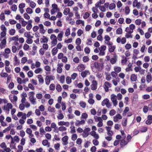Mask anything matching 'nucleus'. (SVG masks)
Instances as JSON below:
<instances>
[{
    "instance_id": "obj_8",
    "label": "nucleus",
    "mask_w": 152,
    "mask_h": 152,
    "mask_svg": "<svg viewBox=\"0 0 152 152\" xmlns=\"http://www.w3.org/2000/svg\"><path fill=\"white\" fill-rule=\"evenodd\" d=\"M68 137L67 136H64L62 138V144L64 145H66L68 144Z\"/></svg>"
},
{
    "instance_id": "obj_1",
    "label": "nucleus",
    "mask_w": 152,
    "mask_h": 152,
    "mask_svg": "<svg viewBox=\"0 0 152 152\" xmlns=\"http://www.w3.org/2000/svg\"><path fill=\"white\" fill-rule=\"evenodd\" d=\"M50 39L51 40V43L54 46L56 45L57 43V40L56 36L54 34H52L50 36Z\"/></svg>"
},
{
    "instance_id": "obj_28",
    "label": "nucleus",
    "mask_w": 152,
    "mask_h": 152,
    "mask_svg": "<svg viewBox=\"0 0 152 152\" xmlns=\"http://www.w3.org/2000/svg\"><path fill=\"white\" fill-rule=\"evenodd\" d=\"M58 51V50L56 48H54L52 50V55L54 56L56 55Z\"/></svg>"
},
{
    "instance_id": "obj_29",
    "label": "nucleus",
    "mask_w": 152,
    "mask_h": 152,
    "mask_svg": "<svg viewBox=\"0 0 152 152\" xmlns=\"http://www.w3.org/2000/svg\"><path fill=\"white\" fill-rule=\"evenodd\" d=\"M115 48V47L114 45L110 46L109 47L108 50L110 53L113 52L114 51Z\"/></svg>"
},
{
    "instance_id": "obj_27",
    "label": "nucleus",
    "mask_w": 152,
    "mask_h": 152,
    "mask_svg": "<svg viewBox=\"0 0 152 152\" xmlns=\"http://www.w3.org/2000/svg\"><path fill=\"white\" fill-rule=\"evenodd\" d=\"M61 111L60 110L59 111V113L58 114V115L57 116V118L58 119L61 120L63 119L64 118V116L61 113Z\"/></svg>"
},
{
    "instance_id": "obj_64",
    "label": "nucleus",
    "mask_w": 152,
    "mask_h": 152,
    "mask_svg": "<svg viewBox=\"0 0 152 152\" xmlns=\"http://www.w3.org/2000/svg\"><path fill=\"white\" fill-rule=\"evenodd\" d=\"M90 51V49L88 47H86L84 49V52L86 54H88Z\"/></svg>"
},
{
    "instance_id": "obj_25",
    "label": "nucleus",
    "mask_w": 152,
    "mask_h": 152,
    "mask_svg": "<svg viewBox=\"0 0 152 152\" xmlns=\"http://www.w3.org/2000/svg\"><path fill=\"white\" fill-rule=\"evenodd\" d=\"M125 139L122 138V140H121L120 142V145L121 146V147H123L125 145H126L128 142L125 141L124 140Z\"/></svg>"
},
{
    "instance_id": "obj_2",
    "label": "nucleus",
    "mask_w": 152,
    "mask_h": 152,
    "mask_svg": "<svg viewBox=\"0 0 152 152\" xmlns=\"http://www.w3.org/2000/svg\"><path fill=\"white\" fill-rule=\"evenodd\" d=\"M111 99L113 103L114 106H116L118 104V102L117 101V96L114 94H112L111 95Z\"/></svg>"
},
{
    "instance_id": "obj_55",
    "label": "nucleus",
    "mask_w": 152,
    "mask_h": 152,
    "mask_svg": "<svg viewBox=\"0 0 152 152\" xmlns=\"http://www.w3.org/2000/svg\"><path fill=\"white\" fill-rule=\"evenodd\" d=\"M48 110L50 112H55V108L53 107H52L50 106H49L48 107Z\"/></svg>"
},
{
    "instance_id": "obj_9",
    "label": "nucleus",
    "mask_w": 152,
    "mask_h": 152,
    "mask_svg": "<svg viewBox=\"0 0 152 152\" xmlns=\"http://www.w3.org/2000/svg\"><path fill=\"white\" fill-rule=\"evenodd\" d=\"M117 60V56L116 54L113 55V58L110 59V63L112 64H114L116 63Z\"/></svg>"
},
{
    "instance_id": "obj_19",
    "label": "nucleus",
    "mask_w": 152,
    "mask_h": 152,
    "mask_svg": "<svg viewBox=\"0 0 152 152\" xmlns=\"http://www.w3.org/2000/svg\"><path fill=\"white\" fill-rule=\"evenodd\" d=\"M148 128L145 126H141L139 129V131L141 132H145L147 131Z\"/></svg>"
},
{
    "instance_id": "obj_39",
    "label": "nucleus",
    "mask_w": 152,
    "mask_h": 152,
    "mask_svg": "<svg viewBox=\"0 0 152 152\" xmlns=\"http://www.w3.org/2000/svg\"><path fill=\"white\" fill-rule=\"evenodd\" d=\"M42 71V68H38L35 70L34 72L35 73L37 74L40 73Z\"/></svg>"
},
{
    "instance_id": "obj_43",
    "label": "nucleus",
    "mask_w": 152,
    "mask_h": 152,
    "mask_svg": "<svg viewBox=\"0 0 152 152\" xmlns=\"http://www.w3.org/2000/svg\"><path fill=\"white\" fill-rule=\"evenodd\" d=\"M80 106L83 108H84L86 107V103L85 102L81 101L79 103Z\"/></svg>"
},
{
    "instance_id": "obj_48",
    "label": "nucleus",
    "mask_w": 152,
    "mask_h": 152,
    "mask_svg": "<svg viewBox=\"0 0 152 152\" xmlns=\"http://www.w3.org/2000/svg\"><path fill=\"white\" fill-rule=\"evenodd\" d=\"M89 60V57L87 56H85L83 57V61L84 62H87Z\"/></svg>"
},
{
    "instance_id": "obj_45",
    "label": "nucleus",
    "mask_w": 152,
    "mask_h": 152,
    "mask_svg": "<svg viewBox=\"0 0 152 152\" xmlns=\"http://www.w3.org/2000/svg\"><path fill=\"white\" fill-rule=\"evenodd\" d=\"M146 80L148 83H149L151 80V75H148L146 76Z\"/></svg>"
},
{
    "instance_id": "obj_32",
    "label": "nucleus",
    "mask_w": 152,
    "mask_h": 152,
    "mask_svg": "<svg viewBox=\"0 0 152 152\" xmlns=\"http://www.w3.org/2000/svg\"><path fill=\"white\" fill-rule=\"evenodd\" d=\"M137 78V76L135 74H132L131 75L130 79L132 81H135Z\"/></svg>"
},
{
    "instance_id": "obj_11",
    "label": "nucleus",
    "mask_w": 152,
    "mask_h": 152,
    "mask_svg": "<svg viewBox=\"0 0 152 152\" xmlns=\"http://www.w3.org/2000/svg\"><path fill=\"white\" fill-rule=\"evenodd\" d=\"M77 69L79 72H82L86 68V66L83 64H80L78 65L77 67Z\"/></svg>"
},
{
    "instance_id": "obj_34",
    "label": "nucleus",
    "mask_w": 152,
    "mask_h": 152,
    "mask_svg": "<svg viewBox=\"0 0 152 152\" xmlns=\"http://www.w3.org/2000/svg\"><path fill=\"white\" fill-rule=\"evenodd\" d=\"M94 118L96 122H99L100 121H102V119L100 117H98L96 116H94Z\"/></svg>"
},
{
    "instance_id": "obj_26",
    "label": "nucleus",
    "mask_w": 152,
    "mask_h": 152,
    "mask_svg": "<svg viewBox=\"0 0 152 152\" xmlns=\"http://www.w3.org/2000/svg\"><path fill=\"white\" fill-rule=\"evenodd\" d=\"M51 80V77L47 76L46 77L45 79V83L46 85H48L50 81Z\"/></svg>"
},
{
    "instance_id": "obj_61",
    "label": "nucleus",
    "mask_w": 152,
    "mask_h": 152,
    "mask_svg": "<svg viewBox=\"0 0 152 152\" xmlns=\"http://www.w3.org/2000/svg\"><path fill=\"white\" fill-rule=\"evenodd\" d=\"M36 6V4L33 1H31L30 4V6L32 8H34Z\"/></svg>"
},
{
    "instance_id": "obj_4",
    "label": "nucleus",
    "mask_w": 152,
    "mask_h": 152,
    "mask_svg": "<svg viewBox=\"0 0 152 152\" xmlns=\"http://www.w3.org/2000/svg\"><path fill=\"white\" fill-rule=\"evenodd\" d=\"M101 66V64L99 62H95L94 63L93 66H91V68L93 69V67L96 69L98 71H100L102 69L100 68Z\"/></svg>"
},
{
    "instance_id": "obj_38",
    "label": "nucleus",
    "mask_w": 152,
    "mask_h": 152,
    "mask_svg": "<svg viewBox=\"0 0 152 152\" xmlns=\"http://www.w3.org/2000/svg\"><path fill=\"white\" fill-rule=\"evenodd\" d=\"M134 70L136 72H140L141 71H144V70L142 69L140 67H136L134 68Z\"/></svg>"
},
{
    "instance_id": "obj_50",
    "label": "nucleus",
    "mask_w": 152,
    "mask_h": 152,
    "mask_svg": "<svg viewBox=\"0 0 152 152\" xmlns=\"http://www.w3.org/2000/svg\"><path fill=\"white\" fill-rule=\"evenodd\" d=\"M148 110H149L148 107L147 106H144L143 109V110L144 113H147Z\"/></svg>"
},
{
    "instance_id": "obj_5",
    "label": "nucleus",
    "mask_w": 152,
    "mask_h": 152,
    "mask_svg": "<svg viewBox=\"0 0 152 152\" xmlns=\"http://www.w3.org/2000/svg\"><path fill=\"white\" fill-rule=\"evenodd\" d=\"M91 130V129L89 128H87L83 130V133L82 135L84 137H87L89 134L88 132Z\"/></svg>"
},
{
    "instance_id": "obj_62",
    "label": "nucleus",
    "mask_w": 152,
    "mask_h": 152,
    "mask_svg": "<svg viewBox=\"0 0 152 152\" xmlns=\"http://www.w3.org/2000/svg\"><path fill=\"white\" fill-rule=\"evenodd\" d=\"M50 89L51 90L54 91L55 89V86L53 84H51L49 87Z\"/></svg>"
},
{
    "instance_id": "obj_41",
    "label": "nucleus",
    "mask_w": 152,
    "mask_h": 152,
    "mask_svg": "<svg viewBox=\"0 0 152 152\" xmlns=\"http://www.w3.org/2000/svg\"><path fill=\"white\" fill-rule=\"evenodd\" d=\"M125 31L127 33H132L133 32V31L129 27H127L125 30Z\"/></svg>"
},
{
    "instance_id": "obj_33",
    "label": "nucleus",
    "mask_w": 152,
    "mask_h": 152,
    "mask_svg": "<svg viewBox=\"0 0 152 152\" xmlns=\"http://www.w3.org/2000/svg\"><path fill=\"white\" fill-rule=\"evenodd\" d=\"M10 99L11 102H16L18 99L17 96L15 95H14L13 97H10Z\"/></svg>"
},
{
    "instance_id": "obj_57",
    "label": "nucleus",
    "mask_w": 152,
    "mask_h": 152,
    "mask_svg": "<svg viewBox=\"0 0 152 152\" xmlns=\"http://www.w3.org/2000/svg\"><path fill=\"white\" fill-rule=\"evenodd\" d=\"M125 12L126 15H127L129 14L130 12V10L129 7H125Z\"/></svg>"
},
{
    "instance_id": "obj_13",
    "label": "nucleus",
    "mask_w": 152,
    "mask_h": 152,
    "mask_svg": "<svg viewBox=\"0 0 152 152\" xmlns=\"http://www.w3.org/2000/svg\"><path fill=\"white\" fill-rule=\"evenodd\" d=\"M97 82L96 81L94 80L93 81L92 84L91 85V89L94 90L97 88Z\"/></svg>"
},
{
    "instance_id": "obj_16",
    "label": "nucleus",
    "mask_w": 152,
    "mask_h": 152,
    "mask_svg": "<svg viewBox=\"0 0 152 152\" xmlns=\"http://www.w3.org/2000/svg\"><path fill=\"white\" fill-rule=\"evenodd\" d=\"M29 99L32 104L34 105L36 104V99L34 96L29 97Z\"/></svg>"
},
{
    "instance_id": "obj_54",
    "label": "nucleus",
    "mask_w": 152,
    "mask_h": 152,
    "mask_svg": "<svg viewBox=\"0 0 152 152\" xmlns=\"http://www.w3.org/2000/svg\"><path fill=\"white\" fill-rule=\"evenodd\" d=\"M66 83L68 84L70 83L71 82V79L68 76L66 78Z\"/></svg>"
},
{
    "instance_id": "obj_56",
    "label": "nucleus",
    "mask_w": 152,
    "mask_h": 152,
    "mask_svg": "<svg viewBox=\"0 0 152 152\" xmlns=\"http://www.w3.org/2000/svg\"><path fill=\"white\" fill-rule=\"evenodd\" d=\"M121 68L119 67H116L114 68L115 71L117 73L120 72L121 71Z\"/></svg>"
},
{
    "instance_id": "obj_49",
    "label": "nucleus",
    "mask_w": 152,
    "mask_h": 152,
    "mask_svg": "<svg viewBox=\"0 0 152 152\" xmlns=\"http://www.w3.org/2000/svg\"><path fill=\"white\" fill-rule=\"evenodd\" d=\"M99 49V50L104 51L106 49V47L105 45H102Z\"/></svg>"
},
{
    "instance_id": "obj_10",
    "label": "nucleus",
    "mask_w": 152,
    "mask_h": 152,
    "mask_svg": "<svg viewBox=\"0 0 152 152\" xmlns=\"http://www.w3.org/2000/svg\"><path fill=\"white\" fill-rule=\"evenodd\" d=\"M145 123L147 125H150L152 123V115H149L148 116L147 120L145 121Z\"/></svg>"
},
{
    "instance_id": "obj_47",
    "label": "nucleus",
    "mask_w": 152,
    "mask_h": 152,
    "mask_svg": "<svg viewBox=\"0 0 152 152\" xmlns=\"http://www.w3.org/2000/svg\"><path fill=\"white\" fill-rule=\"evenodd\" d=\"M0 28L2 31H7V29L5 27V26L3 24H2Z\"/></svg>"
},
{
    "instance_id": "obj_53",
    "label": "nucleus",
    "mask_w": 152,
    "mask_h": 152,
    "mask_svg": "<svg viewBox=\"0 0 152 152\" xmlns=\"http://www.w3.org/2000/svg\"><path fill=\"white\" fill-rule=\"evenodd\" d=\"M59 131L63 132L66 130V128L63 126H61L58 128Z\"/></svg>"
},
{
    "instance_id": "obj_18",
    "label": "nucleus",
    "mask_w": 152,
    "mask_h": 152,
    "mask_svg": "<svg viewBox=\"0 0 152 152\" xmlns=\"http://www.w3.org/2000/svg\"><path fill=\"white\" fill-rule=\"evenodd\" d=\"M85 121L84 120H82L81 121H77L75 123V125L76 126H79L81 125H83L85 124Z\"/></svg>"
},
{
    "instance_id": "obj_15",
    "label": "nucleus",
    "mask_w": 152,
    "mask_h": 152,
    "mask_svg": "<svg viewBox=\"0 0 152 152\" xmlns=\"http://www.w3.org/2000/svg\"><path fill=\"white\" fill-rule=\"evenodd\" d=\"M58 124L59 126L65 125L68 127L69 126V123L68 122H65L64 121H60L58 122Z\"/></svg>"
},
{
    "instance_id": "obj_20",
    "label": "nucleus",
    "mask_w": 152,
    "mask_h": 152,
    "mask_svg": "<svg viewBox=\"0 0 152 152\" xmlns=\"http://www.w3.org/2000/svg\"><path fill=\"white\" fill-rule=\"evenodd\" d=\"M133 6L136 7L137 8H139L140 6V3L138 2L137 0H134L133 3Z\"/></svg>"
},
{
    "instance_id": "obj_40",
    "label": "nucleus",
    "mask_w": 152,
    "mask_h": 152,
    "mask_svg": "<svg viewBox=\"0 0 152 152\" xmlns=\"http://www.w3.org/2000/svg\"><path fill=\"white\" fill-rule=\"evenodd\" d=\"M116 33L118 34H121L122 33V30L121 28H118L116 30Z\"/></svg>"
},
{
    "instance_id": "obj_22",
    "label": "nucleus",
    "mask_w": 152,
    "mask_h": 152,
    "mask_svg": "<svg viewBox=\"0 0 152 152\" xmlns=\"http://www.w3.org/2000/svg\"><path fill=\"white\" fill-rule=\"evenodd\" d=\"M64 32L63 31H60V33L58 34L57 36V38L59 41H62V38L63 37Z\"/></svg>"
},
{
    "instance_id": "obj_36",
    "label": "nucleus",
    "mask_w": 152,
    "mask_h": 152,
    "mask_svg": "<svg viewBox=\"0 0 152 152\" xmlns=\"http://www.w3.org/2000/svg\"><path fill=\"white\" fill-rule=\"evenodd\" d=\"M109 101V100L107 98L104 99L102 102V105L103 106L106 105Z\"/></svg>"
},
{
    "instance_id": "obj_46",
    "label": "nucleus",
    "mask_w": 152,
    "mask_h": 152,
    "mask_svg": "<svg viewBox=\"0 0 152 152\" xmlns=\"http://www.w3.org/2000/svg\"><path fill=\"white\" fill-rule=\"evenodd\" d=\"M27 61V58L26 57H23L21 59V63L23 64H24Z\"/></svg>"
},
{
    "instance_id": "obj_37",
    "label": "nucleus",
    "mask_w": 152,
    "mask_h": 152,
    "mask_svg": "<svg viewBox=\"0 0 152 152\" xmlns=\"http://www.w3.org/2000/svg\"><path fill=\"white\" fill-rule=\"evenodd\" d=\"M115 4L114 3H112L109 5V7L110 10H112L115 9Z\"/></svg>"
},
{
    "instance_id": "obj_17",
    "label": "nucleus",
    "mask_w": 152,
    "mask_h": 152,
    "mask_svg": "<svg viewBox=\"0 0 152 152\" xmlns=\"http://www.w3.org/2000/svg\"><path fill=\"white\" fill-rule=\"evenodd\" d=\"M90 134L96 140L99 138V137L98 134H96V132L94 131H92L90 133Z\"/></svg>"
},
{
    "instance_id": "obj_51",
    "label": "nucleus",
    "mask_w": 152,
    "mask_h": 152,
    "mask_svg": "<svg viewBox=\"0 0 152 152\" xmlns=\"http://www.w3.org/2000/svg\"><path fill=\"white\" fill-rule=\"evenodd\" d=\"M132 33H127L125 34V37L127 38H132L133 37V36L131 34Z\"/></svg>"
},
{
    "instance_id": "obj_12",
    "label": "nucleus",
    "mask_w": 152,
    "mask_h": 152,
    "mask_svg": "<svg viewBox=\"0 0 152 152\" xmlns=\"http://www.w3.org/2000/svg\"><path fill=\"white\" fill-rule=\"evenodd\" d=\"M39 32L40 33L44 34L45 32V30L44 28L43 25L42 24H39Z\"/></svg>"
},
{
    "instance_id": "obj_3",
    "label": "nucleus",
    "mask_w": 152,
    "mask_h": 152,
    "mask_svg": "<svg viewBox=\"0 0 152 152\" xmlns=\"http://www.w3.org/2000/svg\"><path fill=\"white\" fill-rule=\"evenodd\" d=\"M112 85L111 83L108 82H105L104 83V88L105 91L106 92H108L109 91V88L111 87Z\"/></svg>"
},
{
    "instance_id": "obj_21",
    "label": "nucleus",
    "mask_w": 152,
    "mask_h": 152,
    "mask_svg": "<svg viewBox=\"0 0 152 152\" xmlns=\"http://www.w3.org/2000/svg\"><path fill=\"white\" fill-rule=\"evenodd\" d=\"M40 41L41 43H47L48 41V39L45 36H43L42 38L40 39Z\"/></svg>"
},
{
    "instance_id": "obj_24",
    "label": "nucleus",
    "mask_w": 152,
    "mask_h": 152,
    "mask_svg": "<svg viewBox=\"0 0 152 152\" xmlns=\"http://www.w3.org/2000/svg\"><path fill=\"white\" fill-rule=\"evenodd\" d=\"M14 66L18 65L19 64L20 61L16 56H15L14 58Z\"/></svg>"
},
{
    "instance_id": "obj_63",
    "label": "nucleus",
    "mask_w": 152,
    "mask_h": 152,
    "mask_svg": "<svg viewBox=\"0 0 152 152\" xmlns=\"http://www.w3.org/2000/svg\"><path fill=\"white\" fill-rule=\"evenodd\" d=\"M116 113L115 110L113 109L111 110L109 113V114L110 116L114 115Z\"/></svg>"
},
{
    "instance_id": "obj_58",
    "label": "nucleus",
    "mask_w": 152,
    "mask_h": 152,
    "mask_svg": "<svg viewBox=\"0 0 152 152\" xmlns=\"http://www.w3.org/2000/svg\"><path fill=\"white\" fill-rule=\"evenodd\" d=\"M26 11L29 14H31L33 12L32 10L29 7H28L27 8Z\"/></svg>"
},
{
    "instance_id": "obj_31",
    "label": "nucleus",
    "mask_w": 152,
    "mask_h": 152,
    "mask_svg": "<svg viewBox=\"0 0 152 152\" xmlns=\"http://www.w3.org/2000/svg\"><path fill=\"white\" fill-rule=\"evenodd\" d=\"M15 30L14 29H11L9 30V33L10 35L13 36L15 33Z\"/></svg>"
},
{
    "instance_id": "obj_60",
    "label": "nucleus",
    "mask_w": 152,
    "mask_h": 152,
    "mask_svg": "<svg viewBox=\"0 0 152 152\" xmlns=\"http://www.w3.org/2000/svg\"><path fill=\"white\" fill-rule=\"evenodd\" d=\"M11 9L13 11H16L17 9V7L16 5L15 4L12 5L11 7Z\"/></svg>"
},
{
    "instance_id": "obj_23",
    "label": "nucleus",
    "mask_w": 152,
    "mask_h": 152,
    "mask_svg": "<svg viewBox=\"0 0 152 152\" xmlns=\"http://www.w3.org/2000/svg\"><path fill=\"white\" fill-rule=\"evenodd\" d=\"M6 31H2L0 33V41L3 38H6Z\"/></svg>"
},
{
    "instance_id": "obj_30",
    "label": "nucleus",
    "mask_w": 152,
    "mask_h": 152,
    "mask_svg": "<svg viewBox=\"0 0 152 152\" xmlns=\"http://www.w3.org/2000/svg\"><path fill=\"white\" fill-rule=\"evenodd\" d=\"M38 78L39 80V83H43L44 82V80L43 77L41 75H38Z\"/></svg>"
},
{
    "instance_id": "obj_14",
    "label": "nucleus",
    "mask_w": 152,
    "mask_h": 152,
    "mask_svg": "<svg viewBox=\"0 0 152 152\" xmlns=\"http://www.w3.org/2000/svg\"><path fill=\"white\" fill-rule=\"evenodd\" d=\"M89 74V72L88 70H86L84 71H83L81 73V75L83 78L86 77L87 75Z\"/></svg>"
},
{
    "instance_id": "obj_52",
    "label": "nucleus",
    "mask_w": 152,
    "mask_h": 152,
    "mask_svg": "<svg viewBox=\"0 0 152 152\" xmlns=\"http://www.w3.org/2000/svg\"><path fill=\"white\" fill-rule=\"evenodd\" d=\"M123 59L121 60V63L122 64H126L127 61V59L124 56H122Z\"/></svg>"
},
{
    "instance_id": "obj_42",
    "label": "nucleus",
    "mask_w": 152,
    "mask_h": 152,
    "mask_svg": "<svg viewBox=\"0 0 152 152\" xmlns=\"http://www.w3.org/2000/svg\"><path fill=\"white\" fill-rule=\"evenodd\" d=\"M19 36L18 35H16L15 36L13 37L10 39L11 40L15 41H18V40Z\"/></svg>"
},
{
    "instance_id": "obj_35",
    "label": "nucleus",
    "mask_w": 152,
    "mask_h": 152,
    "mask_svg": "<svg viewBox=\"0 0 152 152\" xmlns=\"http://www.w3.org/2000/svg\"><path fill=\"white\" fill-rule=\"evenodd\" d=\"M70 11V9L69 8H66L64 9L63 13L65 15H67Z\"/></svg>"
},
{
    "instance_id": "obj_44",
    "label": "nucleus",
    "mask_w": 152,
    "mask_h": 152,
    "mask_svg": "<svg viewBox=\"0 0 152 152\" xmlns=\"http://www.w3.org/2000/svg\"><path fill=\"white\" fill-rule=\"evenodd\" d=\"M56 89L58 92H60L62 90V88L59 84H58L56 87Z\"/></svg>"
},
{
    "instance_id": "obj_7",
    "label": "nucleus",
    "mask_w": 152,
    "mask_h": 152,
    "mask_svg": "<svg viewBox=\"0 0 152 152\" xmlns=\"http://www.w3.org/2000/svg\"><path fill=\"white\" fill-rule=\"evenodd\" d=\"M1 41V42L0 44V48L2 49L5 48L6 44V38L2 39Z\"/></svg>"
},
{
    "instance_id": "obj_59",
    "label": "nucleus",
    "mask_w": 152,
    "mask_h": 152,
    "mask_svg": "<svg viewBox=\"0 0 152 152\" xmlns=\"http://www.w3.org/2000/svg\"><path fill=\"white\" fill-rule=\"evenodd\" d=\"M70 31L69 28H68L66 30V31L65 33V36L67 37L70 34Z\"/></svg>"
},
{
    "instance_id": "obj_6",
    "label": "nucleus",
    "mask_w": 152,
    "mask_h": 152,
    "mask_svg": "<svg viewBox=\"0 0 152 152\" xmlns=\"http://www.w3.org/2000/svg\"><path fill=\"white\" fill-rule=\"evenodd\" d=\"M63 66V64L62 63H58L57 64V67L56 69L57 73H61L62 70L61 67Z\"/></svg>"
}]
</instances>
